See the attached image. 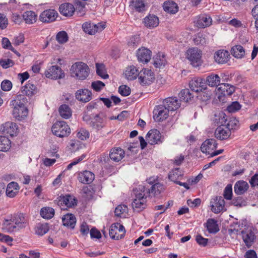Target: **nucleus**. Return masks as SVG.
I'll use <instances>...</instances> for the list:
<instances>
[{"mask_svg":"<svg viewBox=\"0 0 258 258\" xmlns=\"http://www.w3.org/2000/svg\"><path fill=\"white\" fill-rule=\"evenodd\" d=\"M230 126V122L227 123L226 126H219L215 131V137L220 140L228 139L231 134Z\"/></svg>","mask_w":258,"mask_h":258,"instance_id":"obj_16","label":"nucleus"},{"mask_svg":"<svg viewBox=\"0 0 258 258\" xmlns=\"http://www.w3.org/2000/svg\"><path fill=\"white\" fill-rule=\"evenodd\" d=\"M58 13L53 9H48L43 11L39 16V20L43 23H49L55 21Z\"/></svg>","mask_w":258,"mask_h":258,"instance_id":"obj_12","label":"nucleus"},{"mask_svg":"<svg viewBox=\"0 0 258 258\" xmlns=\"http://www.w3.org/2000/svg\"><path fill=\"white\" fill-rule=\"evenodd\" d=\"M164 10L170 14H174L178 11L177 5L173 1H167L163 3Z\"/></svg>","mask_w":258,"mask_h":258,"instance_id":"obj_34","label":"nucleus"},{"mask_svg":"<svg viewBox=\"0 0 258 258\" xmlns=\"http://www.w3.org/2000/svg\"><path fill=\"white\" fill-rule=\"evenodd\" d=\"M60 115L64 119H68L72 116V110L70 107L66 104L60 105L58 108Z\"/></svg>","mask_w":258,"mask_h":258,"instance_id":"obj_40","label":"nucleus"},{"mask_svg":"<svg viewBox=\"0 0 258 258\" xmlns=\"http://www.w3.org/2000/svg\"><path fill=\"white\" fill-rule=\"evenodd\" d=\"M251 14L255 20V28L258 31V4L252 9Z\"/></svg>","mask_w":258,"mask_h":258,"instance_id":"obj_63","label":"nucleus"},{"mask_svg":"<svg viewBox=\"0 0 258 258\" xmlns=\"http://www.w3.org/2000/svg\"><path fill=\"white\" fill-rule=\"evenodd\" d=\"M166 62V61L164 55L161 56L159 54L153 57V64L156 68H161L164 67Z\"/></svg>","mask_w":258,"mask_h":258,"instance_id":"obj_47","label":"nucleus"},{"mask_svg":"<svg viewBox=\"0 0 258 258\" xmlns=\"http://www.w3.org/2000/svg\"><path fill=\"white\" fill-rule=\"evenodd\" d=\"M104 86V83L101 81H94L91 84L92 88L97 92L100 91Z\"/></svg>","mask_w":258,"mask_h":258,"instance_id":"obj_61","label":"nucleus"},{"mask_svg":"<svg viewBox=\"0 0 258 258\" xmlns=\"http://www.w3.org/2000/svg\"><path fill=\"white\" fill-rule=\"evenodd\" d=\"M77 99L83 102H88L91 99L92 93L87 89L78 90L75 93Z\"/></svg>","mask_w":258,"mask_h":258,"instance_id":"obj_25","label":"nucleus"},{"mask_svg":"<svg viewBox=\"0 0 258 258\" xmlns=\"http://www.w3.org/2000/svg\"><path fill=\"white\" fill-rule=\"evenodd\" d=\"M217 146L216 141L214 139H209L205 141L201 145V151L206 154H210L211 152L215 150Z\"/></svg>","mask_w":258,"mask_h":258,"instance_id":"obj_19","label":"nucleus"},{"mask_svg":"<svg viewBox=\"0 0 258 258\" xmlns=\"http://www.w3.org/2000/svg\"><path fill=\"white\" fill-rule=\"evenodd\" d=\"M169 111H174L180 106L179 101L176 97H168L163 101L162 103Z\"/></svg>","mask_w":258,"mask_h":258,"instance_id":"obj_20","label":"nucleus"},{"mask_svg":"<svg viewBox=\"0 0 258 258\" xmlns=\"http://www.w3.org/2000/svg\"><path fill=\"white\" fill-rule=\"evenodd\" d=\"M146 139L150 144L154 145L162 143L164 138H162L161 134L158 130L153 129L148 132Z\"/></svg>","mask_w":258,"mask_h":258,"instance_id":"obj_15","label":"nucleus"},{"mask_svg":"<svg viewBox=\"0 0 258 258\" xmlns=\"http://www.w3.org/2000/svg\"><path fill=\"white\" fill-rule=\"evenodd\" d=\"M132 6L136 11L139 12L145 11L146 6L143 0H132Z\"/></svg>","mask_w":258,"mask_h":258,"instance_id":"obj_48","label":"nucleus"},{"mask_svg":"<svg viewBox=\"0 0 258 258\" xmlns=\"http://www.w3.org/2000/svg\"><path fill=\"white\" fill-rule=\"evenodd\" d=\"M140 41V37L138 35H134L130 38L128 42V45L134 47L139 45Z\"/></svg>","mask_w":258,"mask_h":258,"instance_id":"obj_58","label":"nucleus"},{"mask_svg":"<svg viewBox=\"0 0 258 258\" xmlns=\"http://www.w3.org/2000/svg\"><path fill=\"white\" fill-rule=\"evenodd\" d=\"M194 41L196 45H203L205 44L206 42V39L205 35L203 33L198 34L194 38Z\"/></svg>","mask_w":258,"mask_h":258,"instance_id":"obj_53","label":"nucleus"},{"mask_svg":"<svg viewBox=\"0 0 258 258\" xmlns=\"http://www.w3.org/2000/svg\"><path fill=\"white\" fill-rule=\"evenodd\" d=\"M118 92L123 96H127L131 94V89L126 85H121L118 88Z\"/></svg>","mask_w":258,"mask_h":258,"instance_id":"obj_59","label":"nucleus"},{"mask_svg":"<svg viewBox=\"0 0 258 258\" xmlns=\"http://www.w3.org/2000/svg\"><path fill=\"white\" fill-rule=\"evenodd\" d=\"M77 201L73 196L67 195L59 197L58 205L61 206L64 205L68 208H71L77 205Z\"/></svg>","mask_w":258,"mask_h":258,"instance_id":"obj_22","label":"nucleus"},{"mask_svg":"<svg viewBox=\"0 0 258 258\" xmlns=\"http://www.w3.org/2000/svg\"><path fill=\"white\" fill-rule=\"evenodd\" d=\"M52 132L54 135L60 138L68 136L71 133V130L65 121L56 122L52 126Z\"/></svg>","mask_w":258,"mask_h":258,"instance_id":"obj_6","label":"nucleus"},{"mask_svg":"<svg viewBox=\"0 0 258 258\" xmlns=\"http://www.w3.org/2000/svg\"><path fill=\"white\" fill-rule=\"evenodd\" d=\"M248 187V184L246 181H238L234 185V192L237 195H241L247 191Z\"/></svg>","mask_w":258,"mask_h":258,"instance_id":"obj_33","label":"nucleus"},{"mask_svg":"<svg viewBox=\"0 0 258 258\" xmlns=\"http://www.w3.org/2000/svg\"><path fill=\"white\" fill-rule=\"evenodd\" d=\"M40 214L43 218L50 219L54 215V210L50 207H43L40 210Z\"/></svg>","mask_w":258,"mask_h":258,"instance_id":"obj_42","label":"nucleus"},{"mask_svg":"<svg viewBox=\"0 0 258 258\" xmlns=\"http://www.w3.org/2000/svg\"><path fill=\"white\" fill-rule=\"evenodd\" d=\"M242 240L245 245L250 247L254 243L256 236L251 227L247 228L241 231L240 233Z\"/></svg>","mask_w":258,"mask_h":258,"instance_id":"obj_11","label":"nucleus"},{"mask_svg":"<svg viewBox=\"0 0 258 258\" xmlns=\"http://www.w3.org/2000/svg\"><path fill=\"white\" fill-rule=\"evenodd\" d=\"M143 23L147 28L152 29L159 25V21L156 16L150 14L144 19Z\"/></svg>","mask_w":258,"mask_h":258,"instance_id":"obj_28","label":"nucleus"},{"mask_svg":"<svg viewBox=\"0 0 258 258\" xmlns=\"http://www.w3.org/2000/svg\"><path fill=\"white\" fill-rule=\"evenodd\" d=\"M44 74L46 78L56 80L64 77V73L61 69L57 66H52L46 70Z\"/></svg>","mask_w":258,"mask_h":258,"instance_id":"obj_13","label":"nucleus"},{"mask_svg":"<svg viewBox=\"0 0 258 258\" xmlns=\"http://www.w3.org/2000/svg\"><path fill=\"white\" fill-rule=\"evenodd\" d=\"M75 11V9L74 5L69 3L62 4L59 7V11L60 13L66 17L72 16Z\"/></svg>","mask_w":258,"mask_h":258,"instance_id":"obj_26","label":"nucleus"},{"mask_svg":"<svg viewBox=\"0 0 258 258\" xmlns=\"http://www.w3.org/2000/svg\"><path fill=\"white\" fill-rule=\"evenodd\" d=\"M127 211V207L125 205L118 206L115 209L114 213L115 216L121 217V215Z\"/></svg>","mask_w":258,"mask_h":258,"instance_id":"obj_55","label":"nucleus"},{"mask_svg":"<svg viewBox=\"0 0 258 258\" xmlns=\"http://www.w3.org/2000/svg\"><path fill=\"white\" fill-rule=\"evenodd\" d=\"M125 152L121 148H113L109 152V158L114 162H118L124 157Z\"/></svg>","mask_w":258,"mask_h":258,"instance_id":"obj_24","label":"nucleus"},{"mask_svg":"<svg viewBox=\"0 0 258 258\" xmlns=\"http://www.w3.org/2000/svg\"><path fill=\"white\" fill-rule=\"evenodd\" d=\"M169 110L163 104L155 107L153 111V118L157 122L162 121L169 116Z\"/></svg>","mask_w":258,"mask_h":258,"instance_id":"obj_7","label":"nucleus"},{"mask_svg":"<svg viewBox=\"0 0 258 258\" xmlns=\"http://www.w3.org/2000/svg\"><path fill=\"white\" fill-rule=\"evenodd\" d=\"M232 204L235 206L241 207L245 205L246 202L242 197H235L232 200Z\"/></svg>","mask_w":258,"mask_h":258,"instance_id":"obj_54","label":"nucleus"},{"mask_svg":"<svg viewBox=\"0 0 258 258\" xmlns=\"http://www.w3.org/2000/svg\"><path fill=\"white\" fill-rule=\"evenodd\" d=\"M241 108V105L237 101L233 102L231 104L227 106V110L229 112H235L239 110Z\"/></svg>","mask_w":258,"mask_h":258,"instance_id":"obj_56","label":"nucleus"},{"mask_svg":"<svg viewBox=\"0 0 258 258\" xmlns=\"http://www.w3.org/2000/svg\"><path fill=\"white\" fill-rule=\"evenodd\" d=\"M231 54L237 58H241L244 56L245 51L243 47L240 45L234 46L231 49Z\"/></svg>","mask_w":258,"mask_h":258,"instance_id":"obj_39","label":"nucleus"},{"mask_svg":"<svg viewBox=\"0 0 258 258\" xmlns=\"http://www.w3.org/2000/svg\"><path fill=\"white\" fill-rule=\"evenodd\" d=\"M29 225V219L23 213L14 214L9 219H5L2 228L9 232L18 231Z\"/></svg>","mask_w":258,"mask_h":258,"instance_id":"obj_1","label":"nucleus"},{"mask_svg":"<svg viewBox=\"0 0 258 258\" xmlns=\"http://www.w3.org/2000/svg\"><path fill=\"white\" fill-rule=\"evenodd\" d=\"M12 84L9 80H5L3 81L1 83V88L3 91H10L12 89Z\"/></svg>","mask_w":258,"mask_h":258,"instance_id":"obj_64","label":"nucleus"},{"mask_svg":"<svg viewBox=\"0 0 258 258\" xmlns=\"http://www.w3.org/2000/svg\"><path fill=\"white\" fill-rule=\"evenodd\" d=\"M229 53L225 50H219L214 54V59L216 62L218 63H226L229 59Z\"/></svg>","mask_w":258,"mask_h":258,"instance_id":"obj_29","label":"nucleus"},{"mask_svg":"<svg viewBox=\"0 0 258 258\" xmlns=\"http://www.w3.org/2000/svg\"><path fill=\"white\" fill-rule=\"evenodd\" d=\"M110 237L115 240H119L123 238V234H118L115 225L112 224L109 230Z\"/></svg>","mask_w":258,"mask_h":258,"instance_id":"obj_49","label":"nucleus"},{"mask_svg":"<svg viewBox=\"0 0 258 258\" xmlns=\"http://www.w3.org/2000/svg\"><path fill=\"white\" fill-rule=\"evenodd\" d=\"M105 28V25L102 23L97 24L90 22H86L82 25L84 31L90 35H94L98 32L102 31Z\"/></svg>","mask_w":258,"mask_h":258,"instance_id":"obj_9","label":"nucleus"},{"mask_svg":"<svg viewBox=\"0 0 258 258\" xmlns=\"http://www.w3.org/2000/svg\"><path fill=\"white\" fill-rule=\"evenodd\" d=\"M27 102V99L24 95H18L11 102L13 116L17 119L22 120L27 116L28 110L25 106Z\"/></svg>","mask_w":258,"mask_h":258,"instance_id":"obj_2","label":"nucleus"},{"mask_svg":"<svg viewBox=\"0 0 258 258\" xmlns=\"http://www.w3.org/2000/svg\"><path fill=\"white\" fill-rule=\"evenodd\" d=\"M206 227L210 233H216L219 230L217 222L214 219H209L207 220Z\"/></svg>","mask_w":258,"mask_h":258,"instance_id":"obj_41","label":"nucleus"},{"mask_svg":"<svg viewBox=\"0 0 258 258\" xmlns=\"http://www.w3.org/2000/svg\"><path fill=\"white\" fill-rule=\"evenodd\" d=\"M212 22V20L210 16L203 14L199 16L197 25L199 28H205L210 26Z\"/></svg>","mask_w":258,"mask_h":258,"instance_id":"obj_31","label":"nucleus"},{"mask_svg":"<svg viewBox=\"0 0 258 258\" xmlns=\"http://www.w3.org/2000/svg\"><path fill=\"white\" fill-rule=\"evenodd\" d=\"M82 118L84 121L96 131L101 130L105 125V122L100 117V114H94L84 112Z\"/></svg>","mask_w":258,"mask_h":258,"instance_id":"obj_3","label":"nucleus"},{"mask_svg":"<svg viewBox=\"0 0 258 258\" xmlns=\"http://www.w3.org/2000/svg\"><path fill=\"white\" fill-rule=\"evenodd\" d=\"M183 175V173L179 168H175L169 172L168 178L176 183L178 181V179H181Z\"/></svg>","mask_w":258,"mask_h":258,"instance_id":"obj_37","label":"nucleus"},{"mask_svg":"<svg viewBox=\"0 0 258 258\" xmlns=\"http://www.w3.org/2000/svg\"><path fill=\"white\" fill-rule=\"evenodd\" d=\"M89 71L88 66L81 61L75 62L70 69L71 76L81 80H84L87 78Z\"/></svg>","mask_w":258,"mask_h":258,"instance_id":"obj_4","label":"nucleus"},{"mask_svg":"<svg viewBox=\"0 0 258 258\" xmlns=\"http://www.w3.org/2000/svg\"><path fill=\"white\" fill-rule=\"evenodd\" d=\"M206 84L211 87H217L221 86L222 83H220L219 76L217 74H211L208 76L206 79Z\"/></svg>","mask_w":258,"mask_h":258,"instance_id":"obj_32","label":"nucleus"},{"mask_svg":"<svg viewBox=\"0 0 258 258\" xmlns=\"http://www.w3.org/2000/svg\"><path fill=\"white\" fill-rule=\"evenodd\" d=\"M22 17L25 23L28 24H32L37 20V15L34 12L31 11L24 12Z\"/></svg>","mask_w":258,"mask_h":258,"instance_id":"obj_35","label":"nucleus"},{"mask_svg":"<svg viewBox=\"0 0 258 258\" xmlns=\"http://www.w3.org/2000/svg\"><path fill=\"white\" fill-rule=\"evenodd\" d=\"M11 147V141L7 137L0 136V151H7Z\"/></svg>","mask_w":258,"mask_h":258,"instance_id":"obj_46","label":"nucleus"},{"mask_svg":"<svg viewBox=\"0 0 258 258\" xmlns=\"http://www.w3.org/2000/svg\"><path fill=\"white\" fill-rule=\"evenodd\" d=\"M148 182L152 185L150 189L147 191V193H151V195L154 197L159 195L164 189V185L162 184L159 182L154 183V181L152 180V178H149L148 180Z\"/></svg>","mask_w":258,"mask_h":258,"instance_id":"obj_27","label":"nucleus"},{"mask_svg":"<svg viewBox=\"0 0 258 258\" xmlns=\"http://www.w3.org/2000/svg\"><path fill=\"white\" fill-rule=\"evenodd\" d=\"M8 25V19L5 14L0 13V29H6Z\"/></svg>","mask_w":258,"mask_h":258,"instance_id":"obj_60","label":"nucleus"},{"mask_svg":"<svg viewBox=\"0 0 258 258\" xmlns=\"http://www.w3.org/2000/svg\"><path fill=\"white\" fill-rule=\"evenodd\" d=\"M63 225L71 229H74L76 224V218L73 214H67L62 218Z\"/></svg>","mask_w":258,"mask_h":258,"instance_id":"obj_30","label":"nucleus"},{"mask_svg":"<svg viewBox=\"0 0 258 258\" xmlns=\"http://www.w3.org/2000/svg\"><path fill=\"white\" fill-rule=\"evenodd\" d=\"M96 73L97 74L101 77L102 79H106L108 78L109 76L106 73L105 67L102 64L96 63Z\"/></svg>","mask_w":258,"mask_h":258,"instance_id":"obj_50","label":"nucleus"},{"mask_svg":"<svg viewBox=\"0 0 258 258\" xmlns=\"http://www.w3.org/2000/svg\"><path fill=\"white\" fill-rule=\"evenodd\" d=\"M189 87L192 91L199 92L206 89L204 80L202 78L194 79L189 82Z\"/></svg>","mask_w":258,"mask_h":258,"instance_id":"obj_18","label":"nucleus"},{"mask_svg":"<svg viewBox=\"0 0 258 258\" xmlns=\"http://www.w3.org/2000/svg\"><path fill=\"white\" fill-rule=\"evenodd\" d=\"M180 101H183L185 102H188L194 97V95L190 93L188 89H184L182 90L178 94Z\"/></svg>","mask_w":258,"mask_h":258,"instance_id":"obj_45","label":"nucleus"},{"mask_svg":"<svg viewBox=\"0 0 258 258\" xmlns=\"http://www.w3.org/2000/svg\"><path fill=\"white\" fill-rule=\"evenodd\" d=\"M17 125L16 123L8 121L1 125V131L5 135H9L11 136H16L17 133Z\"/></svg>","mask_w":258,"mask_h":258,"instance_id":"obj_17","label":"nucleus"},{"mask_svg":"<svg viewBox=\"0 0 258 258\" xmlns=\"http://www.w3.org/2000/svg\"><path fill=\"white\" fill-rule=\"evenodd\" d=\"M232 185L231 184H228L224 189V197L227 200H231L232 199Z\"/></svg>","mask_w":258,"mask_h":258,"instance_id":"obj_62","label":"nucleus"},{"mask_svg":"<svg viewBox=\"0 0 258 258\" xmlns=\"http://www.w3.org/2000/svg\"><path fill=\"white\" fill-rule=\"evenodd\" d=\"M22 92L24 95L32 96L37 92L36 87L29 81L27 84L22 87Z\"/></svg>","mask_w":258,"mask_h":258,"instance_id":"obj_36","label":"nucleus"},{"mask_svg":"<svg viewBox=\"0 0 258 258\" xmlns=\"http://www.w3.org/2000/svg\"><path fill=\"white\" fill-rule=\"evenodd\" d=\"M155 80L154 73L151 70L145 69L139 73V80L142 85H149Z\"/></svg>","mask_w":258,"mask_h":258,"instance_id":"obj_8","label":"nucleus"},{"mask_svg":"<svg viewBox=\"0 0 258 258\" xmlns=\"http://www.w3.org/2000/svg\"><path fill=\"white\" fill-rule=\"evenodd\" d=\"M210 206L211 211L215 214L226 211L225 201L222 197H216L213 199L210 202Z\"/></svg>","mask_w":258,"mask_h":258,"instance_id":"obj_10","label":"nucleus"},{"mask_svg":"<svg viewBox=\"0 0 258 258\" xmlns=\"http://www.w3.org/2000/svg\"><path fill=\"white\" fill-rule=\"evenodd\" d=\"M226 114L222 111L219 112L218 114L215 115L214 122L219 126H226L227 118Z\"/></svg>","mask_w":258,"mask_h":258,"instance_id":"obj_43","label":"nucleus"},{"mask_svg":"<svg viewBox=\"0 0 258 258\" xmlns=\"http://www.w3.org/2000/svg\"><path fill=\"white\" fill-rule=\"evenodd\" d=\"M49 230L48 224H41L37 225L35 229V232L38 235L42 236Z\"/></svg>","mask_w":258,"mask_h":258,"instance_id":"obj_51","label":"nucleus"},{"mask_svg":"<svg viewBox=\"0 0 258 258\" xmlns=\"http://www.w3.org/2000/svg\"><path fill=\"white\" fill-rule=\"evenodd\" d=\"M139 75V73L137 68L134 66H130L126 68L125 76L128 80H133Z\"/></svg>","mask_w":258,"mask_h":258,"instance_id":"obj_38","label":"nucleus"},{"mask_svg":"<svg viewBox=\"0 0 258 258\" xmlns=\"http://www.w3.org/2000/svg\"><path fill=\"white\" fill-rule=\"evenodd\" d=\"M202 52L198 48H189L186 52V58L189 60L192 67L197 68L202 64Z\"/></svg>","mask_w":258,"mask_h":258,"instance_id":"obj_5","label":"nucleus"},{"mask_svg":"<svg viewBox=\"0 0 258 258\" xmlns=\"http://www.w3.org/2000/svg\"><path fill=\"white\" fill-rule=\"evenodd\" d=\"M68 35L64 31L59 32L56 36V40L60 44H63L68 41Z\"/></svg>","mask_w":258,"mask_h":258,"instance_id":"obj_52","label":"nucleus"},{"mask_svg":"<svg viewBox=\"0 0 258 258\" xmlns=\"http://www.w3.org/2000/svg\"><path fill=\"white\" fill-rule=\"evenodd\" d=\"M77 137L81 140H85L89 138V133L86 129L81 128L77 134Z\"/></svg>","mask_w":258,"mask_h":258,"instance_id":"obj_57","label":"nucleus"},{"mask_svg":"<svg viewBox=\"0 0 258 258\" xmlns=\"http://www.w3.org/2000/svg\"><path fill=\"white\" fill-rule=\"evenodd\" d=\"M152 52L149 49L143 47L138 50L137 56L139 61L147 63L151 58Z\"/></svg>","mask_w":258,"mask_h":258,"instance_id":"obj_21","label":"nucleus"},{"mask_svg":"<svg viewBox=\"0 0 258 258\" xmlns=\"http://www.w3.org/2000/svg\"><path fill=\"white\" fill-rule=\"evenodd\" d=\"M218 90H221V93L224 96H230L235 91V87L230 86L228 84L222 83L221 86L218 88Z\"/></svg>","mask_w":258,"mask_h":258,"instance_id":"obj_44","label":"nucleus"},{"mask_svg":"<svg viewBox=\"0 0 258 258\" xmlns=\"http://www.w3.org/2000/svg\"><path fill=\"white\" fill-rule=\"evenodd\" d=\"M95 175L90 171L85 170L78 174V180L84 184H90L94 180Z\"/></svg>","mask_w":258,"mask_h":258,"instance_id":"obj_23","label":"nucleus"},{"mask_svg":"<svg viewBox=\"0 0 258 258\" xmlns=\"http://www.w3.org/2000/svg\"><path fill=\"white\" fill-rule=\"evenodd\" d=\"M136 198L132 203V207L138 211L144 209L147 206V198L146 195L143 193H136Z\"/></svg>","mask_w":258,"mask_h":258,"instance_id":"obj_14","label":"nucleus"}]
</instances>
